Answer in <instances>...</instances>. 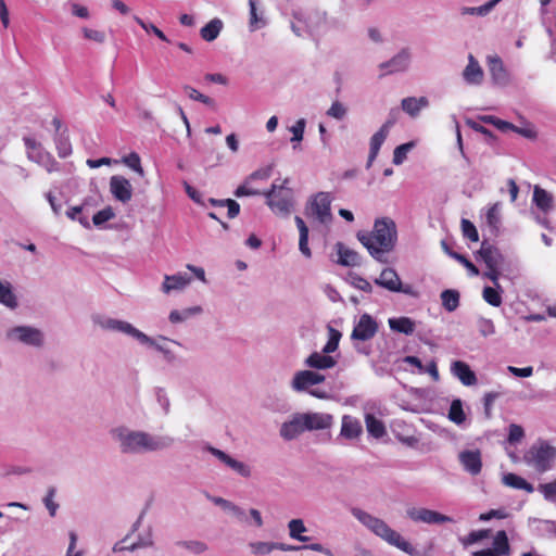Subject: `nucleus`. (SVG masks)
Masks as SVG:
<instances>
[{
  "mask_svg": "<svg viewBox=\"0 0 556 556\" xmlns=\"http://www.w3.org/2000/svg\"><path fill=\"white\" fill-rule=\"evenodd\" d=\"M410 54L408 50L403 49L390 61L381 63L380 68L387 70L384 74H392L405 71L408 67Z\"/></svg>",
  "mask_w": 556,
  "mask_h": 556,
  "instance_id": "a878e982",
  "label": "nucleus"
},
{
  "mask_svg": "<svg viewBox=\"0 0 556 556\" xmlns=\"http://www.w3.org/2000/svg\"><path fill=\"white\" fill-rule=\"evenodd\" d=\"M336 365L337 359L323 352H313L304 359V366L315 371L327 370L333 368Z\"/></svg>",
  "mask_w": 556,
  "mask_h": 556,
  "instance_id": "aec40b11",
  "label": "nucleus"
},
{
  "mask_svg": "<svg viewBox=\"0 0 556 556\" xmlns=\"http://www.w3.org/2000/svg\"><path fill=\"white\" fill-rule=\"evenodd\" d=\"M202 312L203 309L199 305L186 307L182 309H173L168 315V319L172 324H180L190 319L191 317L200 315Z\"/></svg>",
  "mask_w": 556,
  "mask_h": 556,
  "instance_id": "e433bc0d",
  "label": "nucleus"
},
{
  "mask_svg": "<svg viewBox=\"0 0 556 556\" xmlns=\"http://www.w3.org/2000/svg\"><path fill=\"white\" fill-rule=\"evenodd\" d=\"M27 159L43 167L48 173H54L61 169L59 162H56L53 155L45 148H41L35 153L31 152V154L27 156Z\"/></svg>",
  "mask_w": 556,
  "mask_h": 556,
  "instance_id": "b1692460",
  "label": "nucleus"
},
{
  "mask_svg": "<svg viewBox=\"0 0 556 556\" xmlns=\"http://www.w3.org/2000/svg\"><path fill=\"white\" fill-rule=\"evenodd\" d=\"M207 498L215 504L216 506H219L223 510L229 513L232 517H235L240 522H247V513L243 508L236 505L235 503L219 497V496H211L208 495Z\"/></svg>",
  "mask_w": 556,
  "mask_h": 556,
  "instance_id": "c85d7f7f",
  "label": "nucleus"
},
{
  "mask_svg": "<svg viewBox=\"0 0 556 556\" xmlns=\"http://www.w3.org/2000/svg\"><path fill=\"white\" fill-rule=\"evenodd\" d=\"M248 547L254 556H266L274 551L282 552H299L303 547L280 542H268V541H252L248 544Z\"/></svg>",
  "mask_w": 556,
  "mask_h": 556,
  "instance_id": "ddd939ff",
  "label": "nucleus"
},
{
  "mask_svg": "<svg viewBox=\"0 0 556 556\" xmlns=\"http://www.w3.org/2000/svg\"><path fill=\"white\" fill-rule=\"evenodd\" d=\"M331 202L332 198L329 192H317L308 199L305 205V215L318 224L328 226L333 220Z\"/></svg>",
  "mask_w": 556,
  "mask_h": 556,
  "instance_id": "6e6552de",
  "label": "nucleus"
},
{
  "mask_svg": "<svg viewBox=\"0 0 556 556\" xmlns=\"http://www.w3.org/2000/svg\"><path fill=\"white\" fill-rule=\"evenodd\" d=\"M110 435L123 455L154 453L167 450L175 443V439L169 435L153 434L125 425L113 427Z\"/></svg>",
  "mask_w": 556,
  "mask_h": 556,
  "instance_id": "f257e3e1",
  "label": "nucleus"
},
{
  "mask_svg": "<svg viewBox=\"0 0 556 556\" xmlns=\"http://www.w3.org/2000/svg\"><path fill=\"white\" fill-rule=\"evenodd\" d=\"M462 231L464 237L468 238L472 242L479 241V233L476 226L468 219H462Z\"/></svg>",
  "mask_w": 556,
  "mask_h": 556,
  "instance_id": "13d9d810",
  "label": "nucleus"
},
{
  "mask_svg": "<svg viewBox=\"0 0 556 556\" xmlns=\"http://www.w3.org/2000/svg\"><path fill=\"white\" fill-rule=\"evenodd\" d=\"M5 338L9 342L21 343L31 348H41L45 343L43 332L33 326L12 327L7 330Z\"/></svg>",
  "mask_w": 556,
  "mask_h": 556,
  "instance_id": "1a4fd4ad",
  "label": "nucleus"
},
{
  "mask_svg": "<svg viewBox=\"0 0 556 556\" xmlns=\"http://www.w3.org/2000/svg\"><path fill=\"white\" fill-rule=\"evenodd\" d=\"M406 516L414 522L426 525H440L454 521L446 515L424 507H409L406 509Z\"/></svg>",
  "mask_w": 556,
  "mask_h": 556,
  "instance_id": "9b49d317",
  "label": "nucleus"
},
{
  "mask_svg": "<svg viewBox=\"0 0 556 556\" xmlns=\"http://www.w3.org/2000/svg\"><path fill=\"white\" fill-rule=\"evenodd\" d=\"M303 416L307 431L327 430L333 425V416L328 413L307 412Z\"/></svg>",
  "mask_w": 556,
  "mask_h": 556,
  "instance_id": "6ab92c4d",
  "label": "nucleus"
},
{
  "mask_svg": "<svg viewBox=\"0 0 556 556\" xmlns=\"http://www.w3.org/2000/svg\"><path fill=\"white\" fill-rule=\"evenodd\" d=\"M223 21L218 17H215L201 28L200 35H219V33L223 30Z\"/></svg>",
  "mask_w": 556,
  "mask_h": 556,
  "instance_id": "5fc2aeb1",
  "label": "nucleus"
},
{
  "mask_svg": "<svg viewBox=\"0 0 556 556\" xmlns=\"http://www.w3.org/2000/svg\"><path fill=\"white\" fill-rule=\"evenodd\" d=\"M486 223L493 228L497 229L501 224V204L494 203L486 212Z\"/></svg>",
  "mask_w": 556,
  "mask_h": 556,
  "instance_id": "8fccbe9b",
  "label": "nucleus"
},
{
  "mask_svg": "<svg viewBox=\"0 0 556 556\" xmlns=\"http://www.w3.org/2000/svg\"><path fill=\"white\" fill-rule=\"evenodd\" d=\"M289 178L276 179L269 190L263 192L269 208L279 215L288 216L294 205L293 190L288 186Z\"/></svg>",
  "mask_w": 556,
  "mask_h": 556,
  "instance_id": "20e7f679",
  "label": "nucleus"
},
{
  "mask_svg": "<svg viewBox=\"0 0 556 556\" xmlns=\"http://www.w3.org/2000/svg\"><path fill=\"white\" fill-rule=\"evenodd\" d=\"M501 0H490L486 3L480 7H465L462 9V14L477 15V16H485L488 15L498 3Z\"/></svg>",
  "mask_w": 556,
  "mask_h": 556,
  "instance_id": "79ce46f5",
  "label": "nucleus"
},
{
  "mask_svg": "<svg viewBox=\"0 0 556 556\" xmlns=\"http://www.w3.org/2000/svg\"><path fill=\"white\" fill-rule=\"evenodd\" d=\"M448 255L453 257L454 260L458 261L460 264H463L472 276L479 275V269L464 255L457 253V252H448Z\"/></svg>",
  "mask_w": 556,
  "mask_h": 556,
  "instance_id": "338daca9",
  "label": "nucleus"
},
{
  "mask_svg": "<svg viewBox=\"0 0 556 556\" xmlns=\"http://www.w3.org/2000/svg\"><path fill=\"white\" fill-rule=\"evenodd\" d=\"M533 203L544 213L553 210V195L545 189L535 186L533 189Z\"/></svg>",
  "mask_w": 556,
  "mask_h": 556,
  "instance_id": "c9c22d12",
  "label": "nucleus"
},
{
  "mask_svg": "<svg viewBox=\"0 0 556 556\" xmlns=\"http://www.w3.org/2000/svg\"><path fill=\"white\" fill-rule=\"evenodd\" d=\"M92 321L96 326L104 331L118 332L132 338L139 344L147 342L148 334L136 328L132 324L126 320L113 318L106 315L97 314L92 316Z\"/></svg>",
  "mask_w": 556,
  "mask_h": 556,
  "instance_id": "0eeeda50",
  "label": "nucleus"
},
{
  "mask_svg": "<svg viewBox=\"0 0 556 556\" xmlns=\"http://www.w3.org/2000/svg\"><path fill=\"white\" fill-rule=\"evenodd\" d=\"M365 424L368 433L376 439H380L387 433L383 422L371 414L365 416Z\"/></svg>",
  "mask_w": 556,
  "mask_h": 556,
  "instance_id": "a19ab883",
  "label": "nucleus"
},
{
  "mask_svg": "<svg viewBox=\"0 0 556 556\" xmlns=\"http://www.w3.org/2000/svg\"><path fill=\"white\" fill-rule=\"evenodd\" d=\"M304 424L305 421L303 413H295L290 417V419H288L281 425L279 434L286 441L295 440L302 433L307 431L306 426Z\"/></svg>",
  "mask_w": 556,
  "mask_h": 556,
  "instance_id": "2eb2a0df",
  "label": "nucleus"
},
{
  "mask_svg": "<svg viewBox=\"0 0 556 556\" xmlns=\"http://www.w3.org/2000/svg\"><path fill=\"white\" fill-rule=\"evenodd\" d=\"M306 126V121L304 118H300L296 121L294 125H292L289 130L292 134L291 142L299 143L303 140L304 130Z\"/></svg>",
  "mask_w": 556,
  "mask_h": 556,
  "instance_id": "864d4df0",
  "label": "nucleus"
},
{
  "mask_svg": "<svg viewBox=\"0 0 556 556\" xmlns=\"http://www.w3.org/2000/svg\"><path fill=\"white\" fill-rule=\"evenodd\" d=\"M0 303L10 309H15L18 306L12 285L2 279H0Z\"/></svg>",
  "mask_w": 556,
  "mask_h": 556,
  "instance_id": "f704fd0d",
  "label": "nucleus"
},
{
  "mask_svg": "<svg viewBox=\"0 0 556 556\" xmlns=\"http://www.w3.org/2000/svg\"><path fill=\"white\" fill-rule=\"evenodd\" d=\"M525 437V431L521 426L511 424L508 428V442L510 444L518 443Z\"/></svg>",
  "mask_w": 556,
  "mask_h": 556,
  "instance_id": "69168bd1",
  "label": "nucleus"
},
{
  "mask_svg": "<svg viewBox=\"0 0 556 556\" xmlns=\"http://www.w3.org/2000/svg\"><path fill=\"white\" fill-rule=\"evenodd\" d=\"M413 142H407L397 146L393 151V163L395 165H401L406 160L407 153L413 149Z\"/></svg>",
  "mask_w": 556,
  "mask_h": 556,
  "instance_id": "603ef678",
  "label": "nucleus"
},
{
  "mask_svg": "<svg viewBox=\"0 0 556 556\" xmlns=\"http://www.w3.org/2000/svg\"><path fill=\"white\" fill-rule=\"evenodd\" d=\"M555 459L556 448L542 440L533 443L523 454L525 464L539 473L552 470Z\"/></svg>",
  "mask_w": 556,
  "mask_h": 556,
  "instance_id": "39448f33",
  "label": "nucleus"
},
{
  "mask_svg": "<svg viewBox=\"0 0 556 556\" xmlns=\"http://www.w3.org/2000/svg\"><path fill=\"white\" fill-rule=\"evenodd\" d=\"M110 191L114 199L122 203H127L132 197V187L130 181L119 175L110 178Z\"/></svg>",
  "mask_w": 556,
  "mask_h": 556,
  "instance_id": "f3484780",
  "label": "nucleus"
},
{
  "mask_svg": "<svg viewBox=\"0 0 556 556\" xmlns=\"http://www.w3.org/2000/svg\"><path fill=\"white\" fill-rule=\"evenodd\" d=\"M165 342H172L176 345H181L178 341L170 340L166 337L160 336L159 340L148 336L147 342H142L141 345L154 349L163 355V358L167 363H174L177 359L176 354L165 344Z\"/></svg>",
  "mask_w": 556,
  "mask_h": 556,
  "instance_id": "412c9836",
  "label": "nucleus"
},
{
  "mask_svg": "<svg viewBox=\"0 0 556 556\" xmlns=\"http://www.w3.org/2000/svg\"><path fill=\"white\" fill-rule=\"evenodd\" d=\"M463 469L471 476H478L482 470V457L479 450H464L458 454Z\"/></svg>",
  "mask_w": 556,
  "mask_h": 556,
  "instance_id": "a211bd4d",
  "label": "nucleus"
},
{
  "mask_svg": "<svg viewBox=\"0 0 556 556\" xmlns=\"http://www.w3.org/2000/svg\"><path fill=\"white\" fill-rule=\"evenodd\" d=\"M486 65L494 85L505 87L510 83V74L497 54H489Z\"/></svg>",
  "mask_w": 556,
  "mask_h": 556,
  "instance_id": "4468645a",
  "label": "nucleus"
},
{
  "mask_svg": "<svg viewBox=\"0 0 556 556\" xmlns=\"http://www.w3.org/2000/svg\"><path fill=\"white\" fill-rule=\"evenodd\" d=\"M115 216V213L113 211V208L111 206H108L99 212H97L93 217H92V222L94 224V226H101L103 225L105 222L114 218Z\"/></svg>",
  "mask_w": 556,
  "mask_h": 556,
  "instance_id": "bf43d9fd",
  "label": "nucleus"
},
{
  "mask_svg": "<svg viewBox=\"0 0 556 556\" xmlns=\"http://www.w3.org/2000/svg\"><path fill=\"white\" fill-rule=\"evenodd\" d=\"M326 114L337 121H342L348 114V108L340 101H333Z\"/></svg>",
  "mask_w": 556,
  "mask_h": 556,
  "instance_id": "3c124183",
  "label": "nucleus"
},
{
  "mask_svg": "<svg viewBox=\"0 0 556 556\" xmlns=\"http://www.w3.org/2000/svg\"><path fill=\"white\" fill-rule=\"evenodd\" d=\"M176 545L185 548L193 555H201L208 549V546L203 541L199 540H185L176 542Z\"/></svg>",
  "mask_w": 556,
  "mask_h": 556,
  "instance_id": "37998d69",
  "label": "nucleus"
},
{
  "mask_svg": "<svg viewBox=\"0 0 556 556\" xmlns=\"http://www.w3.org/2000/svg\"><path fill=\"white\" fill-rule=\"evenodd\" d=\"M53 140L59 157L66 159L73 153L72 143L66 128H64L62 132L55 134Z\"/></svg>",
  "mask_w": 556,
  "mask_h": 556,
  "instance_id": "72a5a7b5",
  "label": "nucleus"
},
{
  "mask_svg": "<svg viewBox=\"0 0 556 556\" xmlns=\"http://www.w3.org/2000/svg\"><path fill=\"white\" fill-rule=\"evenodd\" d=\"M351 514L356 518L364 527L381 538L383 541L408 554L409 556H419V552L406 541L399 532L391 529L382 519L377 518L369 513L353 507Z\"/></svg>",
  "mask_w": 556,
  "mask_h": 556,
  "instance_id": "7ed1b4c3",
  "label": "nucleus"
},
{
  "mask_svg": "<svg viewBox=\"0 0 556 556\" xmlns=\"http://www.w3.org/2000/svg\"><path fill=\"white\" fill-rule=\"evenodd\" d=\"M441 300L447 312H454L459 305V293L456 290H444L441 293Z\"/></svg>",
  "mask_w": 556,
  "mask_h": 556,
  "instance_id": "a18cd8bd",
  "label": "nucleus"
},
{
  "mask_svg": "<svg viewBox=\"0 0 556 556\" xmlns=\"http://www.w3.org/2000/svg\"><path fill=\"white\" fill-rule=\"evenodd\" d=\"M154 545L152 530L149 529L148 533L144 535H139L138 540L134 542L131 545L127 546V551L135 552L139 548L152 547Z\"/></svg>",
  "mask_w": 556,
  "mask_h": 556,
  "instance_id": "09e8293b",
  "label": "nucleus"
},
{
  "mask_svg": "<svg viewBox=\"0 0 556 556\" xmlns=\"http://www.w3.org/2000/svg\"><path fill=\"white\" fill-rule=\"evenodd\" d=\"M429 106V100L427 97H407L401 102L402 110L410 117H417L422 109Z\"/></svg>",
  "mask_w": 556,
  "mask_h": 556,
  "instance_id": "c756f323",
  "label": "nucleus"
},
{
  "mask_svg": "<svg viewBox=\"0 0 556 556\" xmlns=\"http://www.w3.org/2000/svg\"><path fill=\"white\" fill-rule=\"evenodd\" d=\"M451 374L464 386L471 387L477 383V376L470 366L463 361H454L451 364Z\"/></svg>",
  "mask_w": 556,
  "mask_h": 556,
  "instance_id": "4be33fe9",
  "label": "nucleus"
},
{
  "mask_svg": "<svg viewBox=\"0 0 556 556\" xmlns=\"http://www.w3.org/2000/svg\"><path fill=\"white\" fill-rule=\"evenodd\" d=\"M340 337V332L331 329V337L328 340V342L324 345L320 352L325 353L326 355L333 353L339 346Z\"/></svg>",
  "mask_w": 556,
  "mask_h": 556,
  "instance_id": "e2e57ef3",
  "label": "nucleus"
},
{
  "mask_svg": "<svg viewBox=\"0 0 556 556\" xmlns=\"http://www.w3.org/2000/svg\"><path fill=\"white\" fill-rule=\"evenodd\" d=\"M294 222L296 224L300 235L299 250L305 257L309 258L312 256V252L311 249L308 248V228L304 223L303 218L300 216H295Z\"/></svg>",
  "mask_w": 556,
  "mask_h": 556,
  "instance_id": "4c0bfd02",
  "label": "nucleus"
},
{
  "mask_svg": "<svg viewBox=\"0 0 556 556\" xmlns=\"http://www.w3.org/2000/svg\"><path fill=\"white\" fill-rule=\"evenodd\" d=\"M356 237L376 261L386 262L384 254L396 244V224L390 217L377 218L371 232L358 231Z\"/></svg>",
  "mask_w": 556,
  "mask_h": 556,
  "instance_id": "f03ea898",
  "label": "nucleus"
},
{
  "mask_svg": "<svg viewBox=\"0 0 556 556\" xmlns=\"http://www.w3.org/2000/svg\"><path fill=\"white\" fill-rule=\"evenodd\" d=\"M289 536L293 540H296L302 543L308 542L309 538L305 536L304 533L307 531V528L304 521L300 518H294L289 520L288 525Z\"/></svg>",
  "mask_w": 556,
  "mask_h": 556,
  "instance_id": "58836bf2",
  "label": "nucleus"
},
{
  "mask_svg": "<svg viewBox=\"0 0 556 556\" xmlns=\"http://www.w3.org/2000/svg\"><path fill=\"white\" fill-rule=\"evenodd\" d=\"M500 556L509 553L508 538L505 531H498L493 541V549Z\"/></svg>",
  "mask_w": 556,
  "mask_h": 556,
  "instance_id": "49530a36",
  "label": "nucleus"
},
{
  "mask_svg": "<svg viewBox=\"0 0 556 556\" xmlns=\"http://www.w3.org/2000/svg\"><path fill=\"white\" fill-rule=\"evenodd\" d=\"M539 491L544 495L545 500L554 501L556 496V479L553 482L540 484Z\"/></svg>",
  "mask_w": 556,
  "mask_h": 556,
  "instance_id": "774afa93",
  "label": "nucleus"
},
{
  "mask_svg": "<svg viewBox=\"0 0 556 556\" xmlns=\"http://www.w3.org/2000/svg\"><path fill=\"white\" fill-rule=\"evenodd\" d=\"M393 123L391 121L386 122L380 129L372 135L370 138V148H369V155H368V162L367 167L371 166L372 162L377 157L379 150L387 139L390 128L392 127Z\"/></svg>",
  "mask_w": 556,
  "mask_h": 556,
  "instance_id": "5701e85b",
  "label": "nucleus"
},
{
  "mask_svg": "<svg viewBox=\"0 0 556 556\" xmlns=\"http://www.w3.org/2000/svg\"><path fill=\"white\" fill-rule=\"evenodd\" d=\"M55 495V489L49 488L47 495L43 498V504L46 508L49 510V514L51 517H54L56 514V510L59 508V504L53 501Z\"/></svg>",
  "mask_w": 556,
  "mask_h": 556,
  "instance_id": "680f3d73",
  "label": "nucleus"
},
{
  "mask_svg": "<svg viewBox=\"0 0 556 556\" xmlns=\"http://www.w3.org/2000/svg\"><path fill=\"white\" fill-rule=\"evenodd\" d=\"M463 77L469 85H480L483 81V70L472 54L468 56V64L463 72Z\"/></svg>",
  "mask_w": 556,
  "mask_h": 556,
  "instance_id": "cd10ccee",
  "label": "nucleus"
},
{
  "mask_svg": "<svg viewBox=\"0 0 556 556\" xmlns=\"http://www.w3.org/2000/svg\"><path fill=\"white\" fill-rule=\"evenodd\" d=\"M448 419L456 425H462L466 420V415L463 409V402L459 399H455L452 401L450 410H448Z\"/></svg>",
  "mask_w": 556,
  "mask_h": 556,
  "instance_id": "c03bdc74",
  "label": "nucleus"
},
{
  "mask_svg": "<svg viewBox=\"0 0 556 556\" xmlns=\"http://www.w3.org/2000/svg\"><path fill=\"white\" fill-rule=\"evenodd\" d=\"M478 330L481 336L489 337L495 333V326L491 319L480 317L477 321Z\"/></svg>",
  "mask_w": 556,
  "mask_h": 556,
  "instance_id": "052dcab7",
  "label": "nucleus"
},
{
  "mask_svg": "<svg viewBox=\"0 0 556 556\" xmlns=\"http://www.w3.org/2000/svg\"><path fill=\"white\" fill-rule=\"evenodd\" d=\"M325 380V375L319 371L303 369L293 375L290 388L296 393L306 392L317 399H327V392L313 389V387L323 383Z\"/></svg>",
  "mask_w": 556,
  "mask_h": 556,
  "instance_id": "423d86ee",
  "label": "nucleus"
},
{
  "mask_svg": "<svg viewBox=\"0 0 556 556\" xmlns=\"http://www.w3.org/2000/svg\"><path fill=\"white\" fill-rule=\"evenodd\" d=\"M389 327L392 331L410 336L414 333L416 323L409 317H393L388 320Z\"/></svg>",
  "mask_w": 556,
  "mask_h": 556,
  "instance_id": "473e14b6",
  "label": "nucleus"
},
{
  "mask_svg": "<svg viewBox=\"0 0 556 556\" xmlns=\"http://www.w3.org/2000/svg\"><path fill=\"white\" fill-rule=\"evenodd\" d=\"M350 283L364 292H371L372 287L369 281H367L365 278L358 276V275H350Z\"/></svg>",
  "mask_w": 556,
  "mask_h": 556,
  "instance_id": "0e129e2a",
  "label": "nucleus"
},
{
  "mask_svg": "<svg viewBox=\"0 0 556 556\" xmlns=\"http://www.w3.org/2000/svg\"><path fill=\"white\" fill-rule=\"evenodd\" d=\"M500 289H495L492 287H484L482 291L483 300L495 307H498L502 304V295L498 291Z\"/></svg>",
  "mask_w": 556,
  "mask_h": 556,
  "instance_id": "de8ad7c7",
  "label": "nucleus"
},
{
  "mask_svg": "<svg viewBox=\"0 0 556 556\" xmlns=\"http://www.w3.org/2000/svg\"><path fill=\"white\" fill-rule=\"evenodd\" d=\"M375 283L391 291V292H402L405 294H413V290L410 286H403L400 276L395 271V269L388 267L384 268L380 276L375 279Z\"/></svg>",
  "mask_w": 556,
  "mask_h": 556,
  "instance_id": "f8f14e48",
  "label": "nucleus"
},
{
  "mask_svg": "<svg viewBox=\"0 0 556 556\" xmlns=\"http://www.w3.org/2000/svg\"><path fill=\"white\" fill-rule=\"evenodd\" d=\"M503 483L516 490H525L528 493H532L534 491V488L531 483L516 473L504 475Z\"/></svg>",
  "mask_w": 556,
  "mask_h": 556,
  "instance_id": "ea45409f",
  "label": "nucleus"
},
{
  "mask_svg": "<svg viewBox=\"0 0 556 556\" xmlns=\"http://www.w3.org/2000/svg\"><path fill=\"white\" fill-rule=\"evenodd\" d=\"M191 277L187 274L178 273L176 275H165L161 290L168 294L172 291H180L185 289L190 282Z\"/></svg>",
  "mask_w": 556,
  "mask_h": 556,
  "instance_id": "bb28decb",
  "label": "nucleus"
},
{
  "mask_svg": "<svg viewBox=\"0 0 556 556\" xmlns=\"http://www.w3.org/2000/svg\"><path fill=\"white\" fill-rule=\"evenodd\" d=\"M203 452L210 453L212 456H214L219 463L224 464L226 467L230 468L235 472H237L239 476L243 478H249L251 476V467L240 462L233 457H231L226 452L214 447L210 443L204 442L201 446Z\"/></svg>",
  "mask_w": 556,
  "mask_h": 556,
  "instance_id": "9d476101",
  "label": "nucleus"
},
{
  "mask_svg": "<svg viewBox=\"0 0 556 556\" xmlns=\"http://www.w3.org/2000/svg\"><path fill=\"white\" fill-rule=\"evenodd\" d=\"M363 428L361 422L349 415H344L342 417V426H341V432L340 434L346 439H355L359 437L362 433Z\"/></svg>",
  "mask_w": 556,
  "mask_h": 556,
  "instance_id": "2f4dec72",
  "label": "nucleus"
},
{
  "mask_svg": "<svg viewBox=\"0 0 556 556\" xmlns=\"http://www.w3.org/2000/svg\"><path fill=\"white\" fill-rule=\"evenodd\" d=\"M336 250L339 256L338 263L342 266H358L361 264V256L354 250L349 249L343 243L338 242Z\"/></svg>",
  "mask_w": 556,
  "mask_h": 556,
  "instance_id": "7c9ffc66",
  "label": "nucleus"
},
{
  "mask_svg": "<svg viewBox=\"0 0 556 556\" xmlns=\"http://www.w3.org/2000/svg\"><path fill=\"white\" fill-rule=\"evenodd\" d=\"M478 257L481 258L488 268L498 267L503 262V255L493 245L483 241L480 250L478 251Z\"/></svg>",
  "mask_w": 556,
  "mask_h": 556,
  "instance_id": "393cba45",
  "label": "nucleus"
},
{
  "mask_svg": "<svg viewBox=\"0 0 556 556\" xmlns=\"http://www.w3.org/2000/svg\"><path fill=\"white\" fill-rule=\"evenodd\" d=\"M250 5V31H255L264 26L265 22L258 18L256 13V0H249Z\"/></svg>",
  "mask_w": 556,
  "mask_h": 556,
  "instance_id": "6e6d98bb",
  "label": "nucleus"
},
{
  "mask_svg": "<svg viewBox=\"0 0 556 556\" xmlns=\"http://www.w3.org/2000/svg\"><path fill=\"white\" fill-rule=\"evenodd\" d=\"M123 163L126 164L128 167L134 169L136 173H138L141 177L144 175V170L140 163V156L136 152H131L127 156L123 159Z\"/></svg>",
  "mask_w": 556,
  "mask_h": 556,
  "instance_id": "4d7b16f0",
  "label": "nucleus"
},
{
  "mask_svg": "<svg viewBox=\"0 0 556 556\" xmlns=\"http://www.w3.org/2000/svg\"><path fill=\"white\" fill-rule=\"evenodd\" d=\"M377 330V321L369 314H363L354 326L351 338L353 340L367 341L375 337Z\"/></svg>",
  "mask_w": 556,
  "mask_h": 556,
  "instance_id": "dca6fc26",
  "label": "nucleus"
}]
</instances>
